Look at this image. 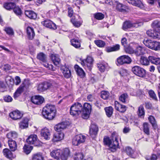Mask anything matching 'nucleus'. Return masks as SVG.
Listing matches in <instances>:
<instances>
[{"mask_svg": "<svg viewBox=\"0 0 160 160\" xmlns=\"http://www.w3.org/2000/svg\"><path fill=\"white\" fill-rule=\"evenodd\" d=\"M56 111L55 105L48 104L43 108L42 114L45 118L52 120L54 118Z\"/></svg>", "mask_w": 160, "mask_h": 160, "instance_id": "f257e3e1", "label": "nucleus"}, {"mask_svg": "<svg viewBox=\"0 0 160 160\" xmlns=\"http://www.w3.org/2000/svg\"><path fill=\"white\" fill-rule=\"evenodd\" d=\"M118 135L116 132H113L111 135V139L109 138H104V142L107 145H108L111 148V151H115L116 148L119 146V143L118 140Z\"/></svg>", "mask_w": 160, "mask_h": 160, "instance_id": "f03ea898", "label": "nucleus"}, {"mask_svg": "<svg viewBox=\"0 0 160 160\" xmlns=\"http://www.w3.org/2000/svg\"><path fill=\"white\" fill-rule=\"evenodd\" d=\"M153 29L146 32L147 35L153 39H160V21L153 23Z\"/></svg>", "mask_w": 160, "mask_h": 160, "instance_id": "7ed1b4c3", "label": "nucleus"}, {"mask_svg": "<svg viewBox=\"0 0 160 160\" xmlns=\"http://www.w3.org/2000/svg\"><path fill=\"white\" fill-rule=\"evenodd\" d=\"M83 106L79 102L75 103L70 108V113L73 116H77L80 114L82 111Z\"/></svg>", "mask_w": 160, "mask_h": 160, "instance_id": "20e7f679", "label": "nucleus"}, {"mask_svg": "<svg viewBox=\"0 0 160 160\" xmlns=\"http://www.w3.org/2000/svg\"><path fill=\"white\" fill-rule=\"evenodd\" d=\"M37 58L42 62V65L45 67L48 68L50 70L52 71L55 70V68H54L52 65L49 64L46 62V55L44 53L42 52L39 53L38 55Z\"/></svg>", "mask_w": 160, "mask_h": 160, "instance_id": "39448f33", "label": "nucleus"}, {"mask_svg": "<svg viewBox=\"0 0 160 160\" xmlns=\"http://www.w3.org/2000/svg\"><path fill=\"white\" fill-rule=\"evenodd\" d=\"M144 44L148 48L155 50L160 49V43L153 41L151 40H144L143 41Z\"/></svg>", "mask_w": 160, "mask_h": 160, "instance_id": "423d86ee", "label": "nucleus"}, {"mask_svg": "<svg viewBox=\"0 0 160 160\" xmlns=\"http://www.w3.org/2000/svg\"><path fill=\"white\" fill-rule=\"evenodd\" d=\"M91 110V105L88 103H85L83 107L82 118L84 119L88 118L89 117Z\"/></svg>", "mask_w": 160, "mask_h": 160, "instance_id": "0eeeda50", "label": "nucleus"}, {"mask_svg": "<svg viewBox=\"0 0 160 160\" xmlns=\"http://www.w3.org/2000/svg\"><path fill=\"white\" fill-rule=\"evenodd\" d=\"M52 87V84L48 82H44L39 83L38 86L37 90L39 92H43Z\"/></svg>", "mask_w": 160, "mask_h": 160, "instance_id": "6e6552de", "label": "nucleus"}, {"mask_svg": "<svg viewBox=\"0 0 160 160\" xmlns=\"http://www.w3.org/2000/svg\"><path fill=\"white\" fill-rule=\"evenodd\" d=\"M132 71L135 74L140 77H144L146 74V70L138 66H136L132 67Z\"/></svg>", "mask_w": 160, "mask_h": 160, "instance_id": "1a4fd4ad", "label": "nucleus"}, {"mask_svg": "<svg viewBox=\"0 0 160 160\" xmlns=\"http://www.w3.org/2000/svg\"><path fill=\"white\" fill-rule=\"evenodd\" d=\"M86 139L85 136L82 134L76 135L72 139V144L75 146H78L84 143Z\"/></svg>", "mask_w": 160, "mask_h": 160, "instance_id": "9d476101", "label": "nucleus"}, {"mask_svg": "<svg viewBox=\"0 0 160 160\" xmlns=\"http://www.w3.org/2000/svg\"><path fill=\"white\" fill-rule=\"evenodd\" d=\"M93 59L91 57H88L85 60H81V63L82 66H85V69H88L89 71L92 69Z\"/></svg>", "mask_w": 160, "mask_h": 160, "instance_id": "9b49d317", "label": "nucleus"}, {"mask_svg": "<svg viewBox=\"0 0 160 160\" xmlns=\"http://www.w3.org/2000/svg\"><path fill=\"white\" fill-rule=\"evenodd\" d=\"M117 65L119 66L125 63L129 64L132 62L131 58L127 55H123L118 58L117 60Z\"/></svg>", "mask_w": 160, "mask_h": 160, "instance_id": "f8f14e48", "label": "nucleus"}, {"mask_svg": "<svg viewBox=\"0 0 160 160\" xmlns=\"http://www.w3.org/2000/svg\"><path fill=\"white\" fill-rule=\"evenodd\" d=\"M27 142L28 144H33L35 146H38L40 144L37 136L35 134L30 135L27 139Z\"/></svg>", "mask_w": 160, "mask_h": 160, "instance_id": "ddd939ff", "label": "nucleus"}, {"mask_svg": "<svg viewBox=\"0 0 160 160\" xmlns=\"http://www.w3.org/2000/svg\"><path fill=\"white\" fill-rule=\"evenodd\" d=\"M44 98L40 96H35L32 97L31 98V101L34 104L40 105L44 101Z\"/></svg>", "mask_w": 160, "mask_h": 160, "instance_id": "4468645a", "label": "nucleus"}, {"mask_svg": "<svg viewBox=\"0 0 160 160\" xmlns=\"http://www.w3.org/2000/svg\"><path fill=\"white\" fill-rule=\"evenodd\" d=\"M114 105L115 109L122 113L124 112L127 109L126 106L121 104L117 101L115 102Z\"/></svg>", "mask_w": 160, "mask_h": 160, "instance_id": "2eb2a0df", "label": "nucleus"}, {"mask_svg": "<svg viewBox=\"0 0 160 160\" xmlns=\"http://www.w3.org/2000/svg\"><path fill=\"white\" fill-rule=\"evenodd\" d=\"M68 125L67 122H62L56 125L54 127V128L56 131L59 132L66 128Z\"/></svg>", "mask_w": 160, "mask_h": 160, "instance_id": "dca6fc26", "label": "nucleus"}, {"mask_svg": "<svg viewBox=\"0 0 160 160\" xmlns=\"http://www.w3.org/2000/svg\"><path fill=\"white\" fill-rule=\"evenodd\" d=\"M42 23L47 28L53 29H55L57 28L56 24L49 20H46L42 22Z\"/></svg>", "mask_w": 160, "mask_h": 160, "instance_id": "f3484780", "label": "nucleus"}, {"mask_svg": "<svg viewBox=\"0 0 160 160\" xmlns=\"http://www.w3.org/2000/svg\"><path fill=\"white\" fill-rule=\"evenodd\" d=\"M9 116L13 120H17L20 119L22 116V114L19 111L17 110L10 112Z\"/></svg>", "mask_w": 160, "mask_h": 160, "instance_id": "a211bd4d", "label": "nucleus"}, {"mask_svg": "<svg viewBox=\"0 0 160 160\" xmlns=\"http://www.w3.org/2000/svg\"><path fill=\"white\" fill-rule=\"evenodd\" d=\"M98 131V126L95 124H92L89 129V133L91 137L92 138H94L97 134Z\"/></svg>", "mask_w": 160, "mask_h": 160, "instance_id": "6ab92c4d", "label": "nucleus"}, {"mask_svg": "<svg viewBox=\"0 0 160 160\" xmlns=\"http://www.w3.org/2000/svg\"><path fill=\"white\" fill-rule=\"evenodd\" d=\"M126 1L128 3L141 8L142 9L144 8L143 4L140 0H126Z\"/></svg>", "mask_w": 160, "mask_h": 160, "instance_id": "aec40b11", "label": "nucleus"}, {"mask_svg": "<svg viewBox=\"0 0 160 160\" xmlns=\"http://www.w3.org/2000/svg\"><path fill=\"white\" fill-rule=\"evenodd\" d=\"M41 135L42 137L46 140H48L50 138V133L49 129L46 128L42 129L41 131Z\"/></svg>", "mask_w": 160, "mask_h": 160, "instance_id": "412c9836", "label": "nucleus"}, {"mask_svg": "<svg viewBox=\"0 0 160 160\" xmlns=\"http://www.w3.org/2000/svg\"><path fill=\"white\" fill-rule=\"evenodd\" d=\"M26 82L23 83L17 89V90L14 94L13 97L14 98H16L19 97L21 93L23 92L24 88L25 87V83Z\"/></svg>", "mask_w": 160, "mask_h": 160, "instance_id": "4be33fe9", "label": "nucleus"}, {"mask_svg": "<svg viewBox=\"0 0 160 160\" xmlns=\"http://www.w3.org/2000/svg\"><path fill=\"white\" fill-rule=\"evenodd\" d=\"M62 150L60 149H57L53 150L51 153V156L54 158L58 160L61 158V154Z\"/></svg>", "mask_w": 160, "mask_h": 160, "instance_id": "5701e85b", "label": "nucleus"}, {"mask_svg": "<svg viewBox=\"0 0 160 160\" xmlns=\"http://www.w3.org/2000/svg\"><path fill=\"white\" fill-rule=\"evenodd\" d=\"M70 151L68 148H65L62 151L61 154V158L62 160H67L68 157L70 156Z\"/></svg>", "mask_w": 160, "mask_h": 160, "instance_id": "b1692460", "label": "nucleus"}, {"mask_svg": "<svg viewBox=\"0 0 160 160\" xmlns=\"http://www.w3.org/2000/svg\"><path fill=\"white\" fill-rule=\"evenodd\" d=\"M145 48L140 46L136 47L134 51V53L137 56L143 55L145 53Z\"/></svg>", "mask_w": 160, "mask_h": 160, "instance_id": "393cba45", "label": "nucleus"}, {"mask_svg": "<svg viewBox=\"0 0 160 160\" xmlns=\"http://www.w3.org/2000/svg\"><path fill=\"white\" fill-rule=\"evenodd\" d=\"M61 70L65 78H70L71 72L68 68L63 66L61 67Z\"/></svg>", "mask_w": 160, "mask_h": 160, "instance_id": "a878e982", "label": "nucleus"}, {"mask_svg": "<svg viewBox=\"0 0 160 160\" xmlns=\"http://www.w3.org/2000/svg\"><path fill=\"white\" fill-rule=\"evenodd\" d=\"M64 137V135L62 132H57L54 134L52 140L53 142H58L62 140Z\"/></svg>", "mask_w": 160, "mask_h": 160, "instance_id": "bb28decb", "label": "nucleus"}, {"mask_svg": "<svg viewBox=\"0 0 160 160\" xmlns=\"http://www.w3.org/2000/svg\"><path fill=\"white\" fill-rule=\"evenodd\" d=\"M27 33L28 38L32 40L35 36V32L33 28L28 27L27 29Z\"/></svg>", "mask_w": 160, "mask_h": 160, "instance_id": "cd10ccee", "label": "nucleus"}, {"mask_svg": "<svg viewBox=\"0 0 160 160\" xmlns=\"http://www.w3.org/2000/svg\"><path fill=\"white\" fill-rule=\"evenodd\" d=\"M28 119L27 118H24L19 123V128L21 129H24L27 128L28 126Z\"/></svg>", "mask_w": 160, "mask_h": 160, "instance_id": "c85d7f7f", "label": "nucleus"}, {"mask_svg": "<svg viewBox=\"0 0 160 160\" xmlns=\"http://www.w3.org/2000/svg\"><path fill=\"white\" fill-rule=\"evenodd\" d=\"M135 26V24L132 23L130 21H126L123 23L122 28L124 30H126L128 28H131Z\"/></svg>", "mask_w": 160, "mask_h": 160, "instance_id": "c756f323", "label": "nucleus"}, {"mask_svg": "<svg viewBox=\"0 0 160 160\" xmlns=\"http://www.w3.org/2000/svg\"><path fill=\"white\" fill-rule=\"evenodd\" d=\"M52 60L54 64L57 66L59 65L60 62V59L58 55L52 54L51 56Z\"/></svg>", "mask_w": 160, "mask_h": 160, "instance_id": "7c9ffc66", "label": "nucleus"}, {"mask_svg": "<svg viewBox=\"0 0 160 160\" xmlns=\"http://www.w3.org/2000/svg\"><path fill=\"white\" fill-rule=\"evenodd\" d=\"M114 6H116V9L119 11L122 12H125L126 11L127 7L125 5L119 3L117 1V3Z\"/></svg>", "mask_w": 160, "mask_h": 160, "instance_id": "2f4dec72", "label": "nucleus"}, {"mask_svg": "<svg viewBox=\"0 0 160 160\" xmlns=\"http://www.w3.org/2000/svg\"><path fill=\"white\" fill-rule=\"evenodd\" d=\"M8 144L11 150L14 151L17 148V144L16 142L12 139L8 140Z\"/></svg>", "mask_w": 160, "mask_h": 160, "instance_id": "473e14b6", "label": "nucleus"}, {"mask_svg": "<svg viewBox=\"0 0 160 160\" xmlns=\"http://www.w3.org/2000/svg\"><path fill=\"white\" fill-rule=\"evenodd\" d=\"M3 152L4 155L7 158L12 159L14 158L12 153L11 151L7 148L3 149Z\"/></svg>", "mask_w": 160, "mask_h": 160, "instance_id": "72a5a7b5", "label": "nucleus"}, {"mask_svg": "<svg viewBox=\"0 0 160 160\" xmlns=\"http://www.w3.org/2000/svg\"><path fill=\"white\" fill-rule=\"evenodd\" d=\"M137 114L139 117L144 118L145 115V110L142 105H141L138 108Z\"/></svg>", "mask_w": 160, "mask_h": 160, "instance_id": "f704fd0d", "label": "nucleus"}, {"mask_svg": "<svg viewBox=\"0 0 160 160\" xmlns=\"http://www.w3.org/2000/svg\"><path fill=\"white\" fill-rule=\"evenodd\" d=\"M74 68L77 74L80 77H83L85 76V73L83 70L77 65H75Z\"/></svg>", "mask_w": 160, "mask_h": 160, "instance_id": "c9c22d12", "label": "nucleus"}, {"mask_svg": "<svg viewBox=\"0 0 160 160\" xmlns=\"http://www.w3.org/2000/svg\"><path fill=\"white\" fill-rule=\"evenodd\" d=\"M25 14L27 17L31 19H35L37 17L36 13L31 11H25Z\"/></svg>", "mask_w": 160, "mask_h": 160, "instance_id": "e433bc0d", "label": "nucleus"}, {"mask_svg": "<svg viewBox=\"0 0 160 160\" xmlns=\"http://www.w3.org/2000/svg\"><path fill=\"white\" fill-rule=\"evenodd\" d=\"M104 110L108 118L111 117L113 112V108L111 106L106 107L104 108Z\"/></svg>", "mask_w": 160, "mask_h": 160, "instance_id": "4c0bfd02", "label": "nucleus"}, {"mask_svg": "<svg viewBox=\"0 0 160 160\" xmlns=\"http://www.w3.org/2000/svg\"><path fill=\"white\" fill-rule=\"evenodd\" d=\"M148 119L152 127L154 129L157 128V122L154 117L152 116H150L148 117Z\"/></svg>", "mask_w": 160, "mask_h": 160, "instance_id": "58836bf2", "label": "nucleus"}, {"mask_svg": "<svg viewBox=\"0 0 160 160\" xmlns=\"http://www.w3.org/2000/svg\"><path fill=\"white\" fill-rule=\"evenodd\" d=\"M140 62V63L143 65L147 66L149 64V61L148 58H147L144 57H141Z\"/></svg>", "mask_w": 160, "mask_h": 160, "instance_id": "ea45409f", "label": "nucleus"}, {"mask_svg": "<svg viewBox=\"0 0 160 160\" xmlns=\"http://www.w3.org/2000/svg\"><path fill=\"white\" fill-rule=\"evenodd\" d=\"M4 7L6 9L9 10L14 8L16 6L14 2L6 3L3 5Z\"/></svg>", "mask_w": 160, "mask_h": 160, "instance_id": "a19ab883", "label": "nucleus"}, {"mask_svg": "<svg viewBox=\"0 0 160 160\" xmlns=\"http://www.w3.org/2000/svg\"><path fill=\"white\" fill-rule=\"evenodd\" d=\"M149 126L148 123L146 122H144L143 124V132L147 135H149L150 134Z\"/></svg>", "mask_w": 160, "mask_h": 160, "instance_id": "79ce46f5", "label": "nucleus"}, {"mask_svg": "<svg viewBox=\"0 0 160 160\" xmlns=\"http://www.w3.org/2000/svg\"><path fill=\"white\" fill-rule=\"evenodd\" d=\"M33 147L28 145H25L23 148L24 152L27 154H29L32 150Z\"/></svg>", "mask_w": 160, "mask_h": 160, "instance_id": "37998d69", "label": "nucleus"}, {"mask_svg": "<svg viewBox=\"0 0 160 160\" xmlns=\"http://www.w3.org/2000/svg\"><path fill=\"white\" fill-rule=\"evenodd\" d=\"M7 136L9 139H14L17 138L18 134L15 131H12L8 133L7 134Z\"/></svg>", "mask_w": 160, "mask_h": 160, "instance_id": "c03bdc74", "label": "nucleus"}, {"mask_svg": "<svg viewBox=\"0 0 160 160\" xmlns=\"http://www.w3.org/2000/svg\"><path fill=\"white\" fill-rule=\"evenodd\" d=\"M32 160H44V157L41 153H37L32 157Z\"/></svg>", "mask_w": 160, "mask_h": 160, "instance_id": "a18cd8bd", "label": "nucleus"}, {"mask_svg": "<svg viewBox=\"0 0 160 160\" xmlns=\"http://www.w3.org/2000/svg\"><path fill=\"white\" fill-rule=\"evenodd\" d=\"M72 45L76 48H79L80 47V43L78 40L73 39L71 40Z\"/></svg>", "mask_w": 160, "mask_h": 160, "instance_id": "49530a36", "label": "nucleus"}, {"mask_svg": "<svg viewBox=\"0 0 160 160\" xmlns=\"http://www.w3.org/2000/svg\"><path fill=\"white\" fill-rule=\"evenodd\" d=\"M83 155L81 152H76L74 154V160H83Z\"/></svg>", "mask_w": 160, "mask_h": 160, "instance_id": "de8ad7c7", "label": "nucleus"}, {"mask_svg": "<svg viewBox=\"0 0 160 160\" xmlns=\"http://www.w3.org/2000/svg\"><path fill=\"white\" fill-rule=\"evenodd\" d=\"M5 31L9 36H12L14 34L13 29L10 27H6L4 29Z\"/></svg>", "mask_w": 160, "mask_h": 160, "instance_id": "09e8293b", "label": "nucleus"}, {"mask_svg": "<svg viewBox=\"0 0 160 160\" xmlns=\"http://www.w3.org/2000/svg\"><path fill=\"white\" fill-rule=\"evenodd\" d=\"M125 152L130 157H132V154L134 153L133 150H132L130 147H128L126 148Z\"/></svg>", "mask_w": 160, "mask_h": 160, "instance_id": "8fccbe9b", "label": "nucleus"}, {"mask_svg": "<svg viewBox=\"0 0 160 160\" xmlns=\"http://www.w3.org/2000/svg\"><path fill=\"white\" fill-rule=\"evenodd\" d=\"M94 17L98 20H100L104 18V15L101 13L98 12L94 14Z\"/></svg>", "mask_w": 160, "mask_h": 160, "instance_id": "3c124183", "label": "nucleus"}, {"mask_svg": "<svg viewBox=\"0 0 160 160\" xmlns=\"http://www.w3.org/2000/svg\"><path fill=\"white\" fill-rule=\"evenodd\" d=\"M94 42L98 46L100 47H104L105 45V42L101 40H95Z\"/></svg>", "mask_w": 160, "mask_h": 160, "instance_id": "603ef678", "label": "nucleus"}, {"mask_svg": "<svg viewBox=\"0 0 160 160\" xmlns=\"http://www.w3.org/2000/svg\"><path fill=\"white\" fill-rule=\"evenodd\" d=\"M148 94L149 96L153 99L155 101L158 100L156 95L153 91L152 90H149L148 91Z\"/></svg>", "mask_w": 160, "mask_h": 160, "instance_id": "864d4df0", "label": "nucleus"}, {"mask_svg": "<svg viewBox=\"0 0 160 160\" xmlns=\"http://www.w3.org/2000/svg\"><path fill=\"white\" fill-rule=\"evenodd\" d=\"M128 95L127 93H123L119 97V99L123 103H125L126 100L128 98Z\"/></svg>", "mask_w": 160, "mask_h": 160, "instance_id": "5fc2aeb1", "label": "nucleus"}, {"mask_svg": "<svg viewBox=\"0 0 160 160\" xmlns=\"http://www.w3.org/2000/svg\"><path fill=\"white\" fill-rule=\"evenodd\" d=\"M109 96L108 92L106 91H102L101 92V97L103 99H107Z\"/></svg>", "mask_w": 160, "mask_h": 160, "instance_id": "6e6d98bb", "label": "nucleus"}, {"mask_svg": "<svg viewBox=\"0 0 160 160\" xmlns=\"http://www.w3.org/2000/svg\"><path fill=\"white\" fill-rule=\"evenodd\" d=\"M13 10L14 12L17 15H21L22 13L21 9L18 7L15 6Z\"/></svg>", "mask_w": 160, "mask_h": 160, "instance_id": "4d7b16f0", "label": "nucleus"}, {"mask_svg": "<svg viewBox=\"0 0 160 160\" xmlns=\"http://www.w3.org/2000/svg\"><path fill=\"white\" fill-rule=\"evenodd\" d=\"M71 21L73 25L76 27H79L82 24L80 22L75 21V20L73 18L71 19Z\"/></svg>", "mask_w": 160, "mask_h": 160, "instance_id": "13d9d810", "label": "nucleus"}, {"mask_svg": "<svg viewBox=\"0 0 160 160\" xmlns=\"http://www.w3.org/2000/svg\"><path fill=\"white\" fill-rule=\"evenodd\" d=\"M126 52L129 54H132L134 53V50H133L132 48L130 47H128L124 48Z\"/></svg>", "mask_w": 160, "mask_h": 160, "instance_id": "bf43d9fd", "label": "nucleus"}, {"mask_svg": "<svg viewBox=\"0 0 160 160\" xmlns=\"http://www.w3.org/2000/svg\"><path fill=\"white\" fill-rule=\"evenodd\" d=\"M6 86L3 82L0 81V91L3 92L6 89Z\"/></svg>", "mask_w": 160, "mask_h": 160, "instance_id": "052dcab7", "label": "nucleus"}, {"mask_svg": "<svg viewBox=\"0 0 160 160\" xmlns=\"http://www.w3.org/2000/svg\"><path fill=\"white\" fill-rule=\"evenodd\" d=\"M105 3L111 5H114L117 3L116 0H106Z\"/></svg>", "mask_w": 160, "mask_h": 160, "instance_id": "680f3d73", "label": "nucleus"}, {"mask_svg": "<svg viewBox=\"0 0 160 160\" xmlns=\"http://www.w3.org/2000/svg\"><path fill=\"white\" fill-rule=\"evenodd\" d=\"M98 67L99 68V70L101 72H104L105 69V67L103 64H100L98 65Z\"/></svg>", "mask_w": 160, "mask_h": 160, "instance_id": "e2e57ef3", "label": "nucleus"}, {"mask_svg": "<svg viewBox=\"0 0 160 160\" xmlns=\"http://www.w3.org/2000/svg\"><path fill=\"white\" fill-rule=\"evenodd\" d=\"M156 58L151 56H150L148 57V59L149 61V62H150L154 64L155 63V61H156Z\"/></svg>", "mask_w": 160, "mask_h": 160, "instance_id": "0e129e2a", "label": "nucleus"}, {"mask_svg": "<svg viewBox=\"0 0 160 160\" xmlns=\"http://www.w3.org/2000/svg\"><path fill=\"white\" fill-rule=\"evenodd\" d=\"M4 100L6 102H11L12 99L10 96H7L4 97Z\"/></svg>", "mask_w": 160, "mask_h": 160, "instance_id": "69168bd1", "label": "nucleus"}, {"mask_svg": "<svg viewBox=\"0 0 160 160\" xmlns=\"http://www.w3.org/2000/svg\"><path fill=\"white\" fill-rule=\"evenodd\" d=\"M127 39L125 38H123L121 40V43L124 48L127 46Z\"/></svg>", "mask_w": 160, "mask_h": 160, "instance_id": "338daca9", "label": "nucleus"}, {"mask_svg": "<svg viewBox=\"0 0 160 160\" xmlns=\"http://www.w3.org/2000/svg\"><path fill=\"white\" fill-rule=\"evenodd\" d=\"M157 159V156L154 154H153L149 158H147V160H156Z\"/></svg>", "mask_w": 160, "mask_h": 160, "instance_id": "774afa93", "label": "nucleus"}]
</instances>
